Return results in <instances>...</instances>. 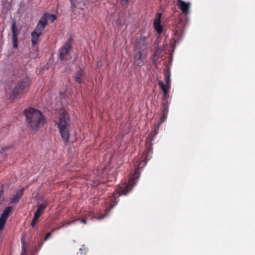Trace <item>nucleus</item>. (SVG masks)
I'll return each mask as SVG.
<instances>
[{"label":"nucleus","mask_w":255,"mask_h":255,"mask_svg":"<svg viewBox=\"0 0 255 255\" xmlns=\"http://www.w3.org/2000/svg\"><path fill=\"white\" fill-rule=\"evenodd\" d=\"M24 113L28 126L32 129L36 130L44 125L45 119L39 110L29 108L25 109Z\"/></svg>","instance_id":"f257e3e1"},{"label":"nucleus","mask_w":255,"mask_h":255,"mask_svg":"<svg viewBox=\"0 0 255 255\" xmlns=\"http://www.w3.org/2000/svg\"><path fill=\"white\" fill-rule=\"evenodd\" d=\"M58 113L59 122L58 127L63 140L68 142L69 138V125L68 123L69 117L64 109H60Z\"/></svg>","instance_id":"f03ea898"},{"label":"nucleus","mask_w":255,"mask_h":255,"mask_svg":"<svg viewBox=\"0 0 255 255\" xmlns=\"http://www.w3.org/2000/svg\"><path fill=\"white\" fill-rule=\"evenodd\" d=\"M139 176L138 169L137 168L135 170L134 173L129 177L128 183L123 187H118L117 192L113 195L112 201H113V200L115 199L117 196L127 195L131 190L133 186L136 184Z\"/></svg>","instance_id":"7ed1b4c3"},{"label":"nucleus","mask_w":255,"mask_h":255,"mask_svg":"<svg viewBox=\"0 0 255 255\" xmlns=\"http://www.w3.org/2000/svg\"><path fill=\"white\" fill-rule=\"evenodd\" d=\"M29 83V79L27 77H25L19 81L13 90V95H16L21 93L23 90L28 87Z\"/></svg>","instance_id":"20e7f679"},{"label":"nucleus","mask_w":255,"mask_h":255,"mask_svg":"<svg viewBox=\"0 0 255 255\" xmlns=\"http://www.w3.org/2000/svg\"><path fill=\"white\" fill-rule=\"evenodd\" d=\"M71 49L70 40L67 41L63 46L59 49V57L63 60L68 58V55Z\"/></svg>","instance_id":"39448f33"},{"label":"nucleus","mask_w":255,"mask_h":255,"mask_svg":"<svg viewBox=\"0 0 255 255\" xmlns=\"http://www.w3.org/2000/svg\"><path fill=\"white\" fill-rule=\"evenodd\" d=\"M12 210L11 206L6 208L0 217V231L2 230L5 224L6 221Z\"/></svg>","instance_id":"423d86ee"},{"label":"nucleus","mask_w":255,"mask_h":255,"mask_svg":"<svg viewBox=\"0 0 255 255\" xmlns=\"http://www.w3.org/2000/svg\"><path fill=\"white\" fill-rule=\"evenodd\" d=\"M177 5L184 14L189 13L191 5L190 2H186L182 0H177Z\"/></svg>","instance_id":"0eeeda50"},{"label":"nucleus","mask_w":255,"mask_h":255,"mask_svg":"<svg viewBox=\"0 0 255 255\" xmlns=\"http://www.w3.org/2000/svg\"><path fill=\"white\" fill-rule=\"evenodd\" d=\"M161 17V14L157 13L153 22L154 27L158 34H161L162 31V27L160 24Z\"/></svg>","instance_id":"6e6552de"},{"label":"nucleus","mask_w":255,"mask_h":255,"mask_svg":"<svg viewBox=\"0 0 255 255\" xmlns=\"http://www.w3.org/2000/svg\"><path fill=\"white\" fill-rule=\"evenodd\" d=\"M11 31L12 33L13 47V48H16L18 46L17 38L18 32L16 30V22L14 20L12 21L11 24Z\"/></svg>","instance_id":"1a4fd4ad"},{"label":"nucleus","mask_w":255,"mask_h":255,"mask_svg":"<svg viewBox=\"0 0 255 255\" xmlns=\"http://www.w3.org/2000/svg\"><path fill=\"white\" fill-rule=\"evenodd\" d=\"M167 113H168L167 108L166 106H164V109L163 110L162 116L161 118L160 122L158 123L156 129L155 130L151 132V134H152V136H154L156 134V133L159 129V126H160V124H161L163 122H164L165 121V120H166L167 116Z\"/></svg>","instance_id":"9d476101"},{"label":"nucleus","mask_w":255,"mask_h":255,"mask_svg":"<svg viewBox=\"0 0 255 255\" xmlns=\"http://www.w3.org/2000/svg\"><path fill=\"white\" fill-rule=\"evenodd\" d=\"M46 25L44 18H40L33 31L41 34Z\"/></svg>","instance_id":"9b49d317"},{"label":"nucleus","mask_w":255,"mask_h":255,"mask_svg":"<svg viewBox=\"0 0 255 255\" xmlns=\"http://www.w3.org/2000/svg\"><path fill=\"white\" fill-rule=\"evenodd\" d=\"M24 191V188H21L11 198V203H17L22 196Z\"/></svg>","instance_id":"f8f14e48"},{"label":"nucleus","mask_w":255,"mask_h":255,"mask_svg":"<svg viewBox=\"0 0 255 255\" xmlns=\"http://www.w3.org/2000/svg\"><path fill=\"white\" fill-rule=\"evenodd\" d=\"M134 63L137 66L140 67L143 64V61L142 58V54L140 51H138L134 56Z\"/></svg>","instance_id":"ddd939ff"},{"label":"nucleus","mask_w":255,"mask_h":255,"mask_svg":"<svg viewBox=\"0 0 255 255\" xmlns=\"http://www.w3.org/2000/svg\"><path fill=\"white\" fill-rule=\"evenodd\" d=\"M47 204L46 203H44L41 204H38L37 210L34 213V214L40 217L43 214L44 210L47 207Z\"/></svg>","instance_id":"4468645a"},{"label":"nucleus","mask_w":255,"mask_h":255,"mask_svg":"<svg viewBox=\"0 0 255 255\" xmlns=\"http://www.w3.org/2000/svg\"><path fill=\"white\" fill-rule=\"evenodd\" d=\"M41 18H44V20L47 24L48 20H49L51 22H53L56 19V17L54 14L45 13Z\"/></svg>","instance_id":"2eb2a0df"},{"label":"nucleus","mask_w":255,"mask_h":255,"mask_svg":"<svg viewBox=\"0 0 255 255\" xmlns=\"http://www.w3.org/2000/svg\"><path fill=\"white\" fill-rule=\"evenodd\" d=\"M72 4L75 7L82 9V6L85 5V0H70Z\"/></svg>","instance_id":"dca6fc26"},{"label":"nucleus","mask_w":255,"mask_h":255,"mask_svg":"<svg viewBox=\"0 0 255 255\" xmlns=\"http://www.w3.org/2000/svg\"><path fill=\"white\" fill-rule=\"evenodd\" d=\"M41 34H39L38 33H37L36 32L33 31L31 33V41L32 45L34 46L35 44H36L38 40H39V37Z\"/></svg>","instance_id":"f3484780"},{"label":"nucleus","mask_w":255,"mask_h":255,"mask_svg":"<svg viewBox=\"0 0 255 255\" xmlns=\"http://www.w3.org/2000/svg\"><path fill=\"white\" fill-rule=\"evenodd\" d=\"M158 83L162 90L163 91L164 96L165 97L167 94L168 89L169 88L170 86H168V85H165L164 82L161 80L159 81Z\"/></svg>","instance_id":"a211bd4d"},{"label":"nucleus","mask_w":255,"mask_h":255,"mask_svg":"<svg viewBox=\"0 0 255 255\" xmlns=\"http://www.w3.org/2000/svg\"><path fill=\"white\" fill-rule=\"evenodd\" d=\"M82 76H83V71L80 70L76 73L75 75V80L79 83L82 82Z\"/></svg>","instance_id":"6ab92c4d"},{"label":"nucleus","mask_w":255,"mask_h":255,"mask_svg":"<svg viewBox=\"0 0 255 255\" xmlns=\"http://www.w3.org/2000/svg\"><path fill=\"white\" fill-rule=\"evenodd\" d=\"M4 200L3 196V190L2 186H0V205H1Z\"/></svg>","instance_id":"aec40b11"},{"label":"nucleus","mask_w":255,"mask_h":255,"mask_svg":"<svg viewBox=\"0 0 255 255\" xmlns=\"http://www.w3.org/2000/svg\"><path fill=\"white\" fill-rule=\"evenodd\" d=\"M39 217L37 215H34V217L33 218V220L31 223V224L30 225L32 226V227H34L35 224L37 223V222L39 219Z\"/></svg>","instance_id":"412c9836"},{"label":"nucleus","mask_w":255,"mask_h":255,"mask_svg":"<svg viewBox=\"0 0 255 255\" xmlns=\"http://www.w3.org/2000/svg\"><path fill=\"white\" fill-rule=\"evenodd\" d=\"M166 85H168V86H170V75L169 74L166 76V81H165Z\"/></svg>","instance_id":"4be33fe9"},{"label":"nucleus","mask_w":255,"mask_h":255,"mask_svg":"<svg viewBox=\"0 0 255 255\" xmlns=\"http://www.w3.org/2000/svg\"><path fill=\"white\" fill-rule=\"evenodd\" d=\"M146 162L144 160L141 161L138 164V168L142 167L146 164Z\"/></svg>","instance_id":"5701e85b"},{"label":"nucleus","mask_w":255,"mask_h":255,"mask_svg":"<svg viewBox=\"0 0 255 255\" xmlns=\"http://www.w3.org/2000/svg\"><path fill=\"white\" fill-rule=\"evenodd\" d=\"M146 162L144 160L141 161L138 164V168L142 167L146 164Z\"/></svg>","instance_id":"b1692460"},{"label":"nucleus","mask_w":255,"mask_h":255,"mask_svg":"<svg viewBox=\"0 0 255 255\" xmlns=\"http://www.w3.org/2000/svg\"><path fill=\"white\" fill-rule=\"evenodd\" d=\"M72 222H73V221H72V222H65L63 223L60 227H58V228H57V229H60V228H61V227H64V226H65L69 225H70L71 223H72Z\"/></svg>","instance_id":"393cba45"},{"label":"nucleus","mask_w":255,"mask_h":255,"mask_svg":"<svg viewBox=\"0 0 255 255\" xmlns=\"http://www.w3.org/2000/svg\"><path fill=\"white\" fill-rule=\"evenodd\" d=\"M128 2V0H121V3L124 6H126Z\"/></svg>","instance_id":"a878e982"},{"label":"nucleus","mask_w":255,"mask_h":255,"mask_svg":"<svg viewBox=\"0 0 255 255\" xmlns=\"http://www.w3.org/2000/svg\"><path fill=\"white\" fill-rule=\"evenodd\" d=\"M50 236H51V233H48L45 237L44 241H46L50 237Z\"/></svg>","instance_id":"bb28decb"},{"label":"nucleus","mask_w":255,"mask_h":255,"mask_svg":"<svg viewBox=\"0 0 255 255\" xmlns=\"http://www.w3.org/2000/svg\"><path fill=\"white\" fill-rule=\"evenodd\" d=\"M26 254V250L24 248H23L21 251V254L20 255H25Z\"/></svg>","instance_id":"cd10ccee"},{"label":"nucleus","mask_w":255,"mask_h":255,"mask_svg":"<svg viewBox=\"0 0 255 255\" xmlns=\"http://www.w3.org/2000/svg\"><path fill=\"white\" fill-rule=\"evenodd\" d=\"M78 220H79L81 223H83L84 224L86 223V221L85 219H78Z\"/></svg>","instance_id":"c85d7f7f"},{"label":"nucleus","mask_w":255,"mask_h":255,"mask_svg":"<svg viewBox=\"0 0 255 255\" xmlns=\"http://www.w3.org/2000/svg\"><path fill=\"white\" fill-rule=\"evenodd\" d=\"M104 216H105V215L102 216H99V217H96L95 219L97 220H101L104 218Z\"/></svg>","instance_id":"c756f323"},{"label":"nucleus","mask_w":255,"mask_h":255,"mask_svg":"<svg viewBox=\"0 0 255 255\" xmlns=\"http://www.w3.org/2000/svg\"><path fill=\"white\" fill-rule=\"evenodd\" d=\"M9 148V146H5L2 148V150L4 151L5 150H7Z\"/></svg>","instance_id":"7c9ffc66"},{"label":"nucleus","mask_w":255,"mask_h":255,"mask_svg":"<svg viewBox=\"0 0 255 255\" xmlns=\"http://www.w3.org/2000/svg\"><path fill=\"white\" fill-rule=\"evenodd\" d=\"M21 242L24 244V239H21Z\"/></svg>","instance_id":"2f4dec72"},{"label":"nucleus","mask_w":255,"mask_h":255,"mask_svg":"<svg viewBox=\"0 0 255 255\" xmlns=\"http://www.w3.org/2000/svg\"><path fill=\"white\" fill-rule=\"evenodd\" d=\"M76 255H81L78 253Z\"/></svg>","instance_id":"473e14b6"}]
</instances>
